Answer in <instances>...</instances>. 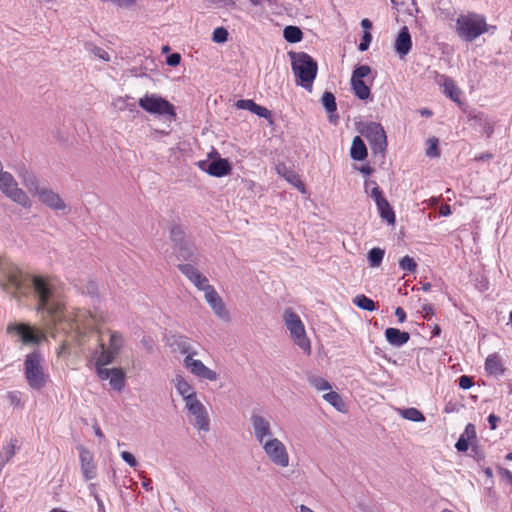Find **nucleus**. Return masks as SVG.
<instances>
[{
    "instance_id": "obj_1",
    "label": "nucleus",
    "mask_w": 512,
    "mask_h": 512,
    "mask_svg": "<svg viewBox=\"0 0 512 512\" xmlns=\"http://www.w3.org/2000/svg\"><path fill=\"white\" fill-rule=\"evenodd\" d=\"M31 282L38 298V309L48 313L57 332L66 334L59 347V355L69 353L72 345H76L83 353L98 354L99 365L113 362L124 345V339L119 332L111 331L109 345L105 348L98 335L99 324L104 321L102 314H92L83 309L64 311L54 287L45 278L33 276Z\"/></svg>"
},
{
    "instance_id": "obj_2",
    "label": "nucleus",
    "mask_w": 512,
    "mask_h": 512,
    "mask_svg": "<svg viewBox=\"0 0 512 512\" xmlns=\"http://www.w3.org/2000/svg\"><path fill=\"white\" fill-rule=\"evenodd\" d=\"M19 176L22 178L23 185L30 193L37 196L42 204L54 211H65L67 209V205L61 196L47 187H41L33 173L24 169L19 173Z\"/></svg>"
},
{
    "instance_id": "obj_3",
    "label": "nucleus",
    "mask_w": 512,
    "mask_h": 512,
    "mask_svg": "<svg viewBox=\"0 0 512 512\" xmlns=\"http://www.w3.org/2000/svg\"><path fill=\"white\" fill-rule=\"evenodd\" d=\"M289 57L292 71L296 77V84L311 91L317 75V62L305 52H290Z\"/></svg>"
},
{
    "instance_id": "obj_4",
    "label": "nucleus",
    "mask_w": 512,
    "mask_h": 512,
    "mask_svg": "<svg viewBox=\"0 0 512 512\" xmlns=\"http://www.w3.org/2000/svg\"><path fill=\"white\" fill-rule=\"evenodd\" d=\"M22 270L10 259L0 257V287L8 294L17 296L25 284Z\"/></svg>"
},
{
    "instance_id": "obj_5",
    "label": "nucleus",
    "mask_w": 512,
    "mask_h": 512,
    "mask_svg": "<svg viewBox=\"0 0 512 512\" xmlns=\"http://www.w3.org/2000/svg\"><path fill=\"white\" fill-rule=\"evenodd\" d=\"M456 31L460 38L471 42L487 31V23L478 14L460 15L456 22Z\"/></svg>"
},
{
    "instance_id": "obj_6",
    "label": "nucleus",
    "mask_w": 512,
    "mask_h": 512,
    "mask_svg": "<svg viewBox=\"0 0 512 512\" xmlns=\"http://www.w3.org/2000/svg\"><path fill=\"white\" fill-rule=\"evenodd\" d=\"M283 321L290 333L295 345H297L307 355L311 354V343L306 335L305 326L292 309L288 308L283 312Z\"/></svg>"
},
{
    "instance_id": "obj_7",
    "label": "nucleus",
    "mask_w": 512,
    "mask_h": 512,
    "mask_svg": "<svg viewBox=\"0 0 512 512\" xmlns=\"http://www.w3.org/2000/svg\"><path fill=\"white\" fill-rule=\"evenodd\" d=\"M43 361V356L34 351L26 356L24 363L27 382L31 388L36 390L42 389L46 384Z\"/></svg>"
},
{
    "instance_id": "obj_8",
    "label": "nucleus",
    "mask_w": 512,
    "mask_h": 512,
    "mask_svg": "<svg viewBox=\"0 0 512 512\" xmlns=\"http://www.w3.org/2000/svg\"><path fill=\"white\" fill-rule=\"evenodd\" d=\"M138 105L152 115L176 117L173 104L155 93H146L143 97L139 98Z\"/></svg>"
},
{
    "instance_id": "obj_9",
    "label": "nucleus",
    "mask_w": 512,
    "mask_h": 512,
    "mask_svg": "<svg viewBox=\"0 0 512 512\" xmlns=\"http://www.w3.org/2000/svg\"><path fill=\"white\" fill-rule=\"evenodd\" d=\"M359 131L368 140L373 153L384 157L387 149V136L382 125L377 122L364 123L360 126Z\"/></svg>"
},
{
    "instance_id": "obj_10",
    "label": "nucleus",
    "mask_w": 512,
    "mask_h": 512,
    "mask_svg": "<svg viewBox=\"0 0 512 512\" xmlns=\"http://www.w3.org/2000/svg\"><path fill=\"white\" fill-rule=\"evenodd\" d=\"M267 459L276 467L287 468L290 464V454L284 442L273 437L260 445Z\"/></svg>"
},
{
    "instance_id": "obj_11",
    "label": "nucleus",
    "mask_w": 512,
    "mask_h": 512,
    "mask_svg": "<svg viewBox=\"0 0 512 512\" xmlns=\"http://www.w3.org/2000/svg\"><path fill=\"white\" fill-rule=\"evenodd\" d=\"M171 240L175 244V253L180 260L197 262L194 244L186 238L185 230L179 225H174L170 232Z\"/></svg>"
},
{
    "instance_id": "obj_12",
    "label": "nucleus",
    "mask_w": 512,
    "mask_h": 512,
    "mask_svg": "<svg viewBox=\"0 0 512 512\" xmlns=\"http://www.w3.org/2000/svg\"><path fill=\"white\" fill-rule=\"evenodd\" d=\"M0 190L13 202L25 208L31 207L30 198L18 187V184L12 174L4 171L0 173Z\"/></svg>"
},
{
    "instance_id": "obj_13",
    "label": "nucleus",
    "mask_w": 512,
    "mask_h": 512,
    "mask_svg": "<svg viewBox=\"0 0 512 512\" xmlns=\"http://www.w3.org/2000/svg\"><path fill=\"white\" fill-rule=\"evenodd\" d=\"M249 421L252 428V434L259 445L275 437L272 423L268 416L253 412Z\"/></svg>"
},
{
    "instance_id": "obj_14",
    "label": "nucleus",
    "mask_w": 512,
    "mask_h": 512,
    "mask_svg": "<svg viewBox=\"0 0 512 512\" xmlns=\"http://www.w3.org/2000/svg\"><path fill=\"white\" fill-rule=\"evenodd\" d=\"M186 408L193 417V425L201 431L208 432L210 429V419L206 407L198 398H190L185 403Z\"/></svg>"
},
{
    "instance_id": "obj_15",
    "label": "nucleus",
    "mask_w": 512,
    "mask_h": 512,
    "mask_svg": "<svg viewBox=\"0 0 512 512\" xmlns=\"http://www.w3.org/2000/svg\"><path fill=\"white\" fill-rule=\"evenodd\" d=\"M183 364L192 375L199 379L213 382L219 378L216 371L207 367L201 360L194 359L192 355L186 356L183 360Z\"/></svg>"
},
{
    "instance_id": "obj_16",
    "label": "nucleus",
    "mask_w": 512,
    "mask_h": 512,
    "mask_svg": "<svg viewBox=\"0 0 512 512\" xmlns=\"http://www.w3.org/2000/svg\"><path fill=\"white\" fill-rule=\"evenodd\" d=\"M8 333H16L21 342L25 345L29 344H37L43 338V334L32 329L30 326L26 324H10L7 327Z\"/></svg>"
},
{
    "instance_id": "obj_17",
    "label": "nucleus",
    "mask_w": 512,
    "mask_h": 512,
    "mask_svg": "<svg viewBox=\"0 0 512 512\" xmlns=\"http://www.w3.org/2000/svg\"><path fill=\"white\" fill-rule=\"evenodd\" d=\"M167 345L174 353L178 352L186 356H195L198 354V352L194 349L192 345V340L187 336L181 334L171 335L167 339Z\"/></svg>"
},
{
    "instance_id": "obj_18",
    "label": "nucleus",
    "mask_w": 512,
    "mask_h": 512,
    "mask_svg": "<svg viewBox=\"0 0 512 512\" xmlns=\"http://www.w3.org/2000/svg\"><path fill=\"white\" fill-rule=\"evenodd\" d=\"M204 296L206 302L209 304L213 312L221 319L228 321L229 320V313L225 307V304L217 291L214 289L213 286L206 287V290L204 291Z\"/></svg>"
},
{
    "instance_id": "obj_19",
    "label": "nucleus",
    "mask_w": 512,
    "mask_h": 512,
    "mask_svg": "<svg viewBox=\"0 0 512 512\" xmlns=\"http://www.w3.org/2000/svg\"><path fill=\"white\" fill-rule=\"evenodd\" d=\"M79 451L80 465L85 480L94 479L97 475L96 465L94 464L93 454L83 446L77 447Z\"/></svg>"
},
{
    "instance_id": "obj_20",
    "label": "nucleus",
    "mask_w": 512,
    "mask_h": 512,
    "mask_svg": "<svg viewBox=\"0 0 512 512\" xmlns=\"http://www.w3.org/2000/svg\"><path fill=\"white\" fill-rule=\"evenodd\" d=\"M199 167L208 174L215 177H222L230 173L231 167L226 159L219 158L214 161H200Z\"/></svg>"
},
{
    "instance_id": "obj_21",
    "label": "nucleus",
    "mask_w": 512,
    "mask_h": 512,
    "mask_svg": "<svg viewBox=\"0 0 512 512\" xmlns=\"http://www.w3.org/2000/svg\"><path fill=\"white\" fill-rule=\"evenodd\" d=\"M178 268L199 290L205 291L206 287H211L207 277L201 274L193 265L179 264Z\"/></svg>"
},
{
    "instance_id": "obj_22",
    "label": "nucleus",
    "mask_w": 512,
    "mask_h": 512,
    "mask_svg": "<svg viewBox=\"0 0 512 512\" xmlns=\"http://www.w3.org/2000/svg\"><path fill=\"white\" fill-rule=\"evenodd\" d=\"M412 47V41L411 36L408 31V28L405 26L403 27L395 41V51L400 57L406 56Z\"/></svg>"
},
{
    "instance_id": "obj_23",
    "label": "nucleus",
    "mask_w": 512,
    "mask_h": 512,
    "mask_svg": "<svg viewBox=\"0 0 512 512\" xmlns=\"http://www.w3.org/2000/svg\"><path fill=\"white\" fill-rule=\"evenodd\" d=\"M173 382L176 391L183 397L185 403H187L190 398H197L195 389L183 376L177 375Z\"/></svg>"
},
{
    "instance_id": "obj_24",
    "label": "nucleus",
    "mask_w": 512,
    "mask_h": 512,
    "mask_svg": "<svg viewBox=\"0 0 512 512\" xmlns=\"http://www.w3.org/2000/svg\"><path fill=\"white\" fill-rule=\"evenodd\" d=\"M385 338L392 346L401 347L409 341L410 334L397 328H387L385 330Z\"/></svg>"
},
{
    "instance_id": "obj_25",
    "label": "nucleus",
    "mask_w": 512,
    "mask_h": 512,
    "mask_svg": "<svg viewBox=\"0 0 512 512\" xmlns=\"http://www.w3.org/2000/svg\"><path fill=\"white\" fill-rule=\"evenodd\" d=\"M350 156L356 161H362L367 157V148L359 136L354 137L352 141Z\"/></svg>"
},
{
    "instance_id": "obj_26",
    "label": "nucleus",
    "mask_w": 512,
    "mask_h": 512,
    "mask_svg": "<svg viewBox=\"0 0 512 512\" xmlns=\"http://www.w3.org/2000/svg\"><path fill=\"white\" fill-rule=\"evenodd\" d=\"M441 78L443 79L442 85L445 95L452 99L454 102H459L461 91L455 84L454 80L446 76H442Z\"/></svg>"
},
{
    "instance_id": "obj_27",
    "label": "nucleus",
    "mask_w": 512,
    "mask_h": 512,
    "mask_svg": "<svg viewBox=\"0 0 512 512\" xmlns=\"http://www.w3.org/2000/svg\"><path fill=\"white\" fill-rule=\"evenodd\" d=\"M485 370L491 375H501L503 373L501 359L497 354H491L486 358Z\"/></svg>"
},
{
    "instance_id": "obj_28",
    "label": "nucleus",
    "mask_w": 512,
    "mask_h": 512,
    "mask_svg": "<svg viewBox=\"0 0 512 512\" xmlns=\"http://www.w3.org/2000/svg\"><path fill=\"white\" fill-rule=\"evenodd\" d=\"M380 217L389 224L395 223V213L386 198L376 204Z\"/></svg>"
},
{
    "instance_id": "obj_29",
    "label": "nucleus",
    "mask_w": 512,
    "mask_h": 512,
    "mask_svg": "<svg viewBox=\"0 0 512 512\" xmlns=\"http://www.w3.org/2000/svg\"><path fill=\"white\" fill-rule=\"evenodd\" d=\"M109 384L115 391H122L125 386V374L120 368H113Z\"/></svg>"
},
{
    "instance_id": "obj_30",
    "label": "nucleus",
    "mask_w": 512,
    "mask_h": 512,
    "mask_svg": "<svg viewBox=\"0 0 512 512\" xmlns=\"http://www.w3.org/2000/svg\"><path fill=\"white\" fill-rule=\"evenodd\" d=\"M365 192L371 197L375 203H379L385 197L383 196L382 190L379 188L377 183L373 180H366L364 183Z\"/></svg>"
},
{
    "instance_id": "obj_31",
    "label": "nucleus",
    "mask_w": 512,
    "mask_h": 512,
    "mask_svg": "<svg viewBox=\"0 0 512 512\" xmlns=\"http://www.w3.org/2000/svg\"><path fill=\"white\" fill-rule=\"evenodd\" d=\"M351 88L355 96L361 100H366L370 97V88L363 80H351Z\"/></svg>"
},
{
    "instance_id": "obj_32",
    "label": "nucleus",
    "mask_w": 512,
    "mask_h": 512,
    "mask_svg": "<svg viewBox=\"0 0 512 512\" xmlns=\"http://www.w3.org/2000/svg\"><path fill=\"white\" fill-rule=\"evenodd\" d=\"M323 399L332 405L337 411H345V403L342 397L335 391H330L323 395Z\"/></svg>"
},
{
    "instance_id": "obj_33",
    "label": "nucleus",
    "mask_w": 512,
    "mask_h": 512,
    "mask_svg": "<svg viewBox=\"0 0 512 512\" xmlns=\"http://www.w3.org/2000/svg\"><path fill=\"white\" fill-rule=\"evenodd\" d=\"M399 414L404 418L412 422H423L425 417L423 413L416 408L399 409Z\"/></svg>"
},
{
    "instance_id": "obj_34",
    "label": "nucleus",
    "mask_w": 512,
    "mask_h": 512,
    "mask_svg": "<svg viewBox=\"0 0 512 512\" xmlns=\"http://www.w3.org/2000/svg\"><path fill=\"white\" fill-rule=\"evenodd\" d=\"M283 36L286 41L290 43H297L301 41L303 33L300 28L296 26H287L283 31Z\"/></svg>"
},
{
    "instance_id": "obj_35",
    "label": "nucleus",
    "mask_w": 512,
    "mask_h": 512,
    "mask_svg": "<svg viewBox=\"0 0 512 512\" xmlns=\"http://www.w3.org/2000/svg\"><path fill=\"white\" fill-rule=\"evenodd\" d=\"M353 303L358 308L366 311H373L376 308L374 301L363 294L355 296L353 298Z\"/></svg>"
},
{
    "instance_id": "obj_36",
    "label": "nucleus",
    "mask_w": 512,
    "mask_h": 512,
    "mask_svg": "<svg viewBox=\"0 0 512 512\" xmlns=\"http://www.w3.org/2000/svg\"><path fill=\"white\" fill-rule=\"evenodd\" d=\"M384 250L378 247L372 248L368 254L367 258L371 267H378L384 258Z\"/></svg>"
},
{
    "instance_id": "obj_37",
    "label": "nucleus",
    "mask_w": 512,
    "mask_h": 512,
    "mask_svg": "<svg viewBox=\"0 0 512 512\" xmlns=\"http://www.w3.org/2000/svg\"><path fill=\"white\" fill-rule=\"evenodd\" d=\"M321 102H322L323 107L325 108V110L328 113L331 114L336 111L337 105H336V99H335V96L333 95V93H331L329 91L324 92V94L321 98Z\"/></svg>"
},
{
    "instance_id": "obj_38",
    "label": "nucleus",
    "mask_w": 512,
    "mask_h": 512,
    "mask_svg": "<svg viewBox=\"0 0 512 512\" xmlns=\"http://www.w3.org/2000/svg\"><path fill=\"white\" fill-rule=\"evenodd\" d=\"M310 384L317 389L318 391L330 390L332 388L331 384L322 377H311Z\"/></svg>"
},
{
    "instance_id": "obj_39",
    "label": "nucleus",
    "mask_w": 512,
    "mask_h": 512,
    "mask_svg": "<svg viewBox=\"0 0 512 512\" xmlns=\"http://www.w3.org/2000/svg\"><path fill=\"white\" fill-rule=\"evenodd\" d=\"M399 267L404 271L414 272L417 268V264L410 256H404L399 261Z\"/></svg>"
},
{
    "instance_id": "obj_40",
    "label": "nucleus",
    "mask_w": 512,
    "mask_h": 512,
    "mask_svg": "<svg viewBox=\"0 0 512 512\" xmlns=\"http://www.w3.org/2000/svg\"><path fill=\"white\" fill-rule=\"evenodd\" d=\"M128 99H130L129 96H126V97H117L115 98L113 101H112V105L120 110V111H124V110H127L129 109L130 111L133 110V107L134 105H130L127 101Z\"/></svg>"
},
{
    "instance_id": "obj_41",
    "label": "nucleus",
    "mask_w": 512,
    "mask_h": 512,
    "mask_svg": "<svg viewBox=\"0 0 512 512\" xmlns=\"http://www.w3.org/2000/svg\"><path fill=\"white\" fill-rule=\"evenodd\" d=\"M371 72V68L368 65H361L354 69L351 80H362L368 76Z\"/></svg>"
},
{
    "instance_id": "obj_42",
    "label": "nucleus",
    "mask_w": 512,
    "mask_h": 512,
    "mask_svg": "<svg viewBox=\"0 0 512 512\" xmlns=\"http://www.w3.org/2000/svg\"><path fill=\"white\" fill-rule=\"evenodd\" d=\"M428 147L426 149V155L428 157H438V139L435 137L429 138L427 141Z\"/></svg>"
},
{
    "instance_id": "obj_43",
    "label": "nucleus",
    "mask_w": 512,
    "mask_h": 512,
    "mask_svg": "<svg viewBox=\"0 0 512 512\" xmlns=\"http://www.w3.org/2000/svg\"><path fill=\"white\" fill-rule=\"evenodd\" d=\"M105 365H99L98 364V359L96 360V372H97V376L101 379V380H109L110 379V376L113 372V368H105L104 367Z\"/></svg>"
},
{
    "instance_id": "obj_44",
    "label": "nucleus",
    "mask_w": 512,
    "mask_h": 512,
    "mask_svg": "<svg viewBox=\"0 0 512 512\" xmlns=\"http://www.w3.org/2000/svg\"><path fill=\"white\" fill-rule=\"evenodd\" d=\"M7 398L11 405L15 407H23L22 393L18 391L9 392Z\"/></svg>"
},
{
    "instance_id": "obj_45",
    "label": "nucleus",
    "mask_w": 512,
    "mask_h": 512,
    "mask_svg": "<svg viewBox=\"0 0 512 512\" xmlns=\"http://www.w3.org/2000/svg\"><path fill=\"white\" fill-rule=\"evenodd\" d=\"M228 38V31L223 28V27H219V28H216L214 31H213V41L216 42V43H224Z\"/></svg>"
},
{
    "instance_id": "obj_46",
    "label": "nucleus",
    "mask_w": 512,
    "mask_h": 512,
    "mask_svg": "<svg viewBox=\"0 0 512 512\" xmlns=\"http://www.w3.org/2000/svg\"><path fill=\"white\" fill-rule=\"evenodd\" d=\"M371 41H372L371 33L369 31H364L362 40L358 46V49L362 52L366 51L369 48Z\"/></svg>"
},
{
    "instance_id": "obj_47",
    "label": "nucleus",
    "mask_w": 512,
    "mask_h": 512,
    "mask_svg": "<svg viewBox=\"0 0 512 512\" xmlns=\"http://www.w3.org/2000/svg\"><path fill=\"white\" fill-rule=\"evenodd\" d=\"M285 177H286L287 181H289L291 184H293L297 188L301 189L302 192L305 191L303 183L293 172H288L287 175H285Z\"/></svg>"
},
{
    "instance_id": "obj_48",
    "label": "nucleus",
    "mask_w": 512,
    "mask_h": 512,
    "mask_svg": "<svg viewBox=\"0 0 512 512\" xmlns=\"http://www.w3.org/2000/svg\"><path fill=\"white\" fill-rule=\"evenodd\" d=\"M252 113L266 119L270 118L271 116V112L267 108L260 106L258 104L255 105L254 109L252 110Z\"/></svg>"
},
{
    "instance_id": "obj_49",
    "label": "nucleus",
    "mask_w": 512,
    "mask_h": 512,
    "mask_svg": "<svg viewBox=\"0 0 512 512\" xmlns=\"http://www.w3.org/2000/svg\"><path fill=\"white\" fill-rule=\"evenodd\" d=\"M455 447L460 452H465L468 450L469 443L468 438H466L465 434H462L458 441L455 444Z\"/></svg>"
},
{
    "instance_id": "obj_50",
    "label": "nucleus",
    "mask_w": 512,
    "mask_h": 512,
    "mask_svg": "<svg viewBox=\"0 0 512 512\" xmlns=\"http://www.w3.org/2000/svg\"><path fill=\"white\" fill-rule=\"evenodd\" d=\"M256 103L252 100H238L236 103L237 108L244 109L252 112Z\"/></svg>"
},
{
    "instance_id": "obj_51",
    "label": "nucleus",
    "mask_w": 512,
    "mask_h": 512,
    "mask_svg": "<svg viewBox=\"0 0 512 512\" xmlns=\"http://www.w3.org/2000/svg\"><path fill=\"white\" fill-rule=\"evenodd\" d=\"M121 458L123 459L124 462H126L131 467H136L138 465L137 460L130 452H127V451L121 452Z\"/></svg>"
},
{
    "instance_id": "obj_52",
    "label": "nucleus",
    "mask_w": 512,
    "mask_h": 512,
    "mask_svg": "<svg viewBox=\"0 0 512 512\" xmlns=\"http://www.w3.org/2000/svg\"><path fill=\"white\" fill-rule=\"evenodd\" d=\"M473 386L472 378L467 375H462L459 377V387L461 389L467 390Z\"/></svg>"
},
{
    "instance_id": "obj_53",
    "label": "nucleus",
    "mask_w": 512,
    "mask_h": 512,
    "mask_svg": "<svg viewBox=\"0 0 512 512\" xmlns=\"http://www.w3.org/2000/svg\"><path fill=\"white\" fill-rule=\"evenodd\" d=\"M181 56L178 53H173L167 57V64L170 66H177L180 63Z\"/></svg>"
},
{
    "instance_id": "obj_54",
    "label": "nucleus",
    "mask_w": 512,
    "mask_h": 512,
    "mask_svg": "<svg viewBox=\"0 0 512 512\" xmlns=\"http://www.w3.org/2000/svg\"><path fill=\"white\" fill-rule=\"evenodd\" d=\"M395 316L400 323H403L406 319V313L401 307H397L395 310Z\"/></svg>"
},
{
    "instance_id": "obj_55",
    "label": "nucleus",
    "mask_w": 512,
    "mask_h": 512,
    "mask_svg": "<svg viewBox=\"0 0 512 512\" xmlns=\"http://www.w3.org/2000/svg\"><path fill=\"white\" fill-rule=\"evenodd\" d=\"M91 494L94 496V499L97 502L99 512H105L104 503L101 500V498L99 497V495L93 491L91 492Z\"/></svg>"
},
{
    "instance_id": "obj_56",
    "label": "nucleus",
    "mask_w": 512,
    "mask_h": 512,
    "mask_svg": "<svg viewBox=\"0 0 512 512\" xmlns=\"http://www.w3.org/2000/svg\"><path fill=\"white\" fill-rule=\"evenodd\" d=\"M451 207L448 204H444L439 209V214L441 216H449L451 214Z\"/></svg>"
},
{
    "instance_id": "obj_57",
    "label": "nucleus",
    "mask_w": 512,
    "mask_h": 512,
    "mask_svg": "<svg viewBox=\"0 0 512 512\" xmlns=\"http://www.w3.org/2000/svg\"><path fill=\"white\" fill-rule=\"evenodd\" d=\"M463 434H465L466 438H468V439L470 437H474V435H475L474 426L472 424H468L466 426L465 432Z\"/></svg>"
},
{
    "instance_id": "obj_58",
    "label": "nucleus",
    "mask_w": 512,
    "mask_h": 512,
    "mask_svg": "<svg viewBox=\"0 0 512 512\" xmlns=\"http://www.w3.org/2000/svg\"><path fill=\"white\" fill-rule=\"evenodd\" d=\"M422 311L424 313V317L425 318H428L429 315H432L434 313L433 307L431 305H429V304L424 305L423 308H422Z\"/></svg>"
},
{
    "instance_id": "obj_59",
    "label": "nucleus",
    "mask_w": 512,
    "mask_h": 512,
    "mask_svg": "<svg viewBox=\"0 0 512 512\" xmlns=\"http://www.w3.org/2000/svg\"><path fill=\"white\" fill-rule=\"evenodd\" d=\"M498 421H499V418H498L496 415H494V414H490V415L488 416V422H489V424H490V426H491V429H495V428H496V423H497Z\"/></svg>"
},
{
    "instance_id": "obj_60",
    "label": "nucleus",
    "mask_w": 512,
    "mask_h": 512,
    "mask_svg": "<svg viewBox=\"0 0 512 512\" xmlns=\"http://www.w3.org/2000/svg\"><path fill=\"white\" fill-rule=\"evenodd\" d=\"M500 473L501 475L506 478L510 483H512V473L507 470V469H503V468H500Z\"/></svg>"
},
{
    "instance_id": "obj_61",
    "label": "nucleus",
    "mask_w": 512,
    "mask_h": 512,
    "mask_svg": "<svg viewBox=\"0 0 512 512\" xmlns=\"http://www.w3.org/2000/svg\"><path fill=\"white\" fill-rule=\"evenodd\" d=\"M361 26L364 29V31H369V29L372 28V22L369 19L365 18L361 21Z\"/></svg>"
},
{
    "instance_id": "obj_62",
    "label": "nucleus",
    "mask_w": 512,
    "mask_h": 512,
    "mask_svg": "<svg viewBox=\"0 0 512 512\" xmlns=\"http://www.w3.org/2000/svg\"><path fill=\"white\" fill-rule=\"evenodd\" d=\"M95 55L103 60H107V61L109 60V56H108L107 52L102 49H97V52L95 53Z\"/></svg>"
},
{
    "instance_id": "obj_63",
    "label": "nucleus",
    "mask_w": 512,
    "mask_h": 512,
    "mask_svg": "<svg viewBox=\"0 0 512 512\" xmlns=\"http://www.w3.org/2000/svg\"><path fill=\"white\" fill-rule=\"evenodd\" d=\"M359 170L364 175H370L373 172V169L370 166H362Z\"/></svg>"
},
{
    "instance_id": "obj_64",
    "label": "nucleus",
    "mask_w": 512,
    "mask_h": 512,
    "mask_svg": "<svg viewBox=\"0 0 512 512\" xmlns=\"http://www.w3.org/2000/svg\"><path fill=\"white\" fill-rule=\"evenodd\" d=\"M143 488H145L147 491L152 490V481L151 479H145L142 483Z\"/></svg>"
}]
</instances>
